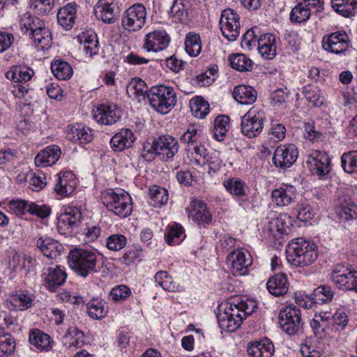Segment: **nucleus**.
Returning <instances> with one entry per match:
<instances>
[{
  "instance_id": "51",
  "label": "nucleus",
  "mask_w": 357,
  "mask_h": 357,
  "mask_svg": "<svg viewBox=\"0 0 357 357\" xmlns=\"http://www.w3.org/2000/svg\"><path fill=\"white\" fill-rule=\"evenodd\" d=\"M155 282L163 289L169 291H179V286L172 280V277L166 271H158L155 275Z\"/></svg>"
},
{
  "instance_id": "29",
  "label": "nucleus",
  "mask_w": 357,
  "mask_h": 357,
  "mask_svg": "<svg viewBox=\"0 0 357 357\" xmlns=\"http://www.w3.org/2000/svg\"><path fill=\"white\" fill-rule=\"evenodd\" d=\"M66 276V273L59 267L49 268L44 273V285L49 290L54 291L64 283Z\"/></svg>"
},
{
  "instance_id": "45",
  "label": "nucleus",
  "mask_w": 357,
  "mask_h": 357,
  "mask_svg": "<svg viewBox=\"0 0 357 357\" xmlns=\"http://www.w3.org/2000/svg\"><path fill=\"white\" fill-rule=\"evenodd\" d=\"M21 29L24 33H29V36L38 29L42 28L45 23L38 17L31 15H24L22 18Z\"/></svg>"
},
{
  "instance_id": "52",
  "label": "nucleus",
  "mask_w": 357,
  "mask_h": 357,
  "mask_svg": "<svg viewBox=\"0 0 357 357\" xmlns=\"http://www.w3.org/2000/svg\"><path fill=\"white\" fill-rule=\"evenodd\" d=\"M349 322V316L345 309H338L331 316L332 332H336L344 329Z\"/></svg>"
},
{
  "instance_id": "15",
  "label": "nucleus",
  "mask_w": 357,
  "mask_h": 357,
  "mask_svg": "<svg viewBox=\"0 0 357 357\" xmlns=\"http://www.w3.org/2000/svg\"><path fill=\"white\" fill-rule=\"evenodd\" d=\"M170 43V36L163 29L154 30L145 35L143 48L147 52H158L166 49Z\"/></svg>"
},
{
  "instance_id": "55",
  "label": "nucleus",
  "mask_w": 357,
  "mask_h": 357,
  "mask_svg": "<svg viewBox=\"0 0 357 357\" xmlns=\"http://www.w3.org/2000/svg\"><path fill=\"white\" fill-rule=\"evenodd\" d=\"M79 38L86 55L91 56L98 53V41L96 36L82 33Z\"/></svg>"
},
{
  "instance_id": "31",
  "label": "nucleus",
  "mask_w": 357,
  "mask_h": 357,
  "mask_svg": "<svg viewBox=\"0 0 357 357\" xmlns=\"http://www.w3.org/2000/svg\"><path fill=\"white\" fill-rule=\"evenodd\" d=\"M77 13V4L75 2L69 3L60 8L57 13L59 24L66 29L72 28L75 23Z\"/></svg>"
},
{
  "instance_id": "53",
  "label": "nucleus",
  "mask_w": 357,
  "mask_h": 357,
  "mask_svg": "<svg viewBox=\"0 0 357 357\" xmlns=\"http://www.w3.org/2000/svg\"><path fill=\"white\" fill-rule=\"evenodd\" d=\"M10 303L16 310H25L31 306L32 298L29 294L21 292L10 296Z\"/></svg>"
},
{
  "instance_id": "41",
  "label": "nucleus",
  "mask_w": 357,
  "mask_h": 357,
  "mask_svg": "<svg viewBox=\"0 0 357 357\" xmlns=\"http://www.w3.org/2000/svg\"><path fill=\"white\" fill-rule=\"evenodd\" d=\"M302 93L308 102L314 107H320L324 105L325 99L321 91L317 86L308 84L303 88Z\"/></svg>"
},
{
  "instance_id": "22",
  "label": "nucleus",
  "mask_w": 357,
  "mask_h": 357,
  "mask_svg": "<svg viewBox=\"0 0 357 357\" xmlns=\"http://www.w3.org/2000/svg\"><path fill=\"white\" fill-rule=\"evenodd\" d=\"M61 154L59 146H49L39 152L35 158V164L39 167L51 166L56 163Z\"/></svg>"
},
{
  "instance_id": "9",
  "label": "nucleus",
  "mask_w": 357,
  "mask_h": 357,
  "mask_svg": "<svg viewBox=\"0 0 357 357\" xmlns=\"http://www.w3.org/2000/svg\"><path fill=\"white\" fill-rule=\"evenodd\" d=\"M279 323L287 334L291 335L300 333L303 324L300 309L293 305L284 307L279 314Z\"/></svg>"
},
{
  "instance_id": "46",
  "label": "nucleus",
  "mask_w": 357,
  "mask_h": 357,
  "mask_svg": "<svg viewBox=\"0 0 357 357\" xmlns=\"http://www.w3.org/2000/svg\"><path fill=\"white\" fill-rule=\"evenodd\" d=\"M229 127V118L221 115L216 117L214 122L213 136L218 141H222Z\"/></svg>"
},
{
  "instance_id": "39",
  "label": "nucleus",
  "mask_w": 357,
  "mask_h": 357,
  "mask_svg": "<svg viewBox=\"0 0 357 357\" xmlns=\"http://www.w3.org/2000/svg\"><path fill=\"white\" fill-rule=\"evenodd\" d=\"M30 37L33 39L36 47L40 50H47L51 47L52 34L45 25L34 31Z\"/></svg>"
},
{
  "instance_id": "16",
  "label": "nucleus",
  "mask_w": 357,
  "mask_h": 357,
  "mask_svg": "<svg viewBox=\"0 0 357 357\" xmlns=\"http://www.w3.org/2000/svg\"><path fill=\"white\" fill-rule=\"evenodd\" d=\"M96 121L102 125H112L121 118V112L116 105L102 103L98 105L93 111Z\"/></svg>"
},
{
  "instance_id": "54",
  "label": "nucleus",
  "mask_w": 357,
  "mask_h": 357,
  "mask_svg": "<svg viewBox=\"0 0 357 357\" xmlns=\"http://www.w3.org/2000/svg\"><path fill=\"white\" fill-rule=\"evenodd\" d=\"M185 49L190 56H197L202 50L199 36L195 33L188 34L185 42Z\"/></svg>"
},
{
  "instance_id": "43",
  "label": "nucleus",
  "mask_w": 357,
  "mask_h": 357,
  "mask_svg": "<svg viewBox=\"0 0 357 357\" xmlns=\"http://www.w3.org/2000/svg\"><path fill=\"white\" fill-rule=\"evenodd\" d=\"M192 209L190 216L197 222H208L211 220V215L206 208V205L200 200L192 202Z\"/></svg>"
},
{
  "instance_id": "4",
  "label": "nucleus",
  "mask_w": 357,
  "mask_h": 357,
  "mask_svg": "<svg viewBox=\"0 0 357 357\" xmlns=\"http://www.w3.org/2000/svg\"><path fill=\"white\" fill-rule=\"evenodd\" d=\"M97 254L89 250L75 248L68 256L69 266L84 278L96 272Z\"/></svg>"
},
{
  "instance_id": "19",
  "label": "nucleus",
  "mask_w": 357,
  "mask_h": 357,
  "mask_svg": "<svg viewBox=\"0 0 357 357\" xmlns=\"http://www.w3.org/2000/svg\"><path fill=\"white\" fill-rule=\"evenodd\" d=\"M67 139L79 144H86L93 139V133L91 128L82 124L70 125L66 129Z\"/></svg>"
},
{
  "instance_id": "12",
  "label": "nucleus",
  "mask_w": 357,
  "mask_h": 357,
  "mask_svg": "<svg viewBox=\"0 0 357 357\" xmlns=\"http://www.w3.org/2000/svg\"><path fill=\"white\" fill-rule=\"evenodd\" d=\"M252 262L250 254L241 249L234 250L227 257V266L234 275H246Z\"/></svg>"
},
{
  "instance_id": "34",
  "label": "nucleus",
  "mask_w": 357,
  "mask_h": 357,
  "mask_svg": "<svg viewBox=\"0 0 357 357\" xmlns=\"http://www.w3.org/2000/svg\"><path fill=\"white\" fill-rule=\"evenodd\" d=\"M310 326L317 335L321 333H328L329 331H332L331 314L328 312L315 314L310 322Z\"/></svg>"
},
{
  "instance_id": "42",
  "label": "nucleus",
  "mask_w": 357,
  "mask_h": 357,
  "mask_svg": "<svg viewBox=\"0 0 357 357\" xmlns=\"http://www.w3.org/2000/svg\"><path fill=\"white\" fill-rule=\"evenodd\" d=\"M33 73V70L31 68L15 66L6 73V77L15 82H27L31 78Z\"/></svg>"
},
{
  "instance_id": "2",
  "label": "nucleus",
  "mask_w": 357,
  "mask_h": 357,
  "mask_svg": "<svg viewBox=\"0 0 357 357\" xmlns=\"http://www.w3.org/2000/svg\"><path fill=\"white\" fill-rule=\"evenodd\" d=\"M317 257L316 245L302 238L293 239L287 248V259L294 266H309L317 259Z\"/></svg>"
},
{
  "instance_id": "13",
  "label": "nucleus",
  "mask_w": 357,
  "mask_h": 357,
  "mask_svg": "<svg viewBox=\"0 0 357 357\" xmlns=\"http://www.w3.org/2000/svg\"><path fill=\"white\" fill-rule=\"evenodd\" d=\"M298 155V151L294 144H283L275 150L273 161L276 167L285 169L296 162Z\"/></svg>"
},
{
  "instance_id": "8",
  "label": "nucleus",
  "mask_w": 357,
  "mask_h": 357,
  "mask_svg": "<svg viewBox=\"0 0 357 357\" xmlns=\"http://www.w3.org/2000/svg\"><path fill=\"white\" fill-rule=\"evenodd\" d=\"M331 281L341 290L357 293V270L349 264H337L331 273Z\"/></svg>"
},
{
  "instance_id": "38",
  "label": "nucleus",
  "mask_w": 357,
  "mask_h": 357,
  "mask_svg": "<svg viewBox=\"0 0 357 357\" xmlns=\"http://www.w3.org/2000/svg\"><path fill=\"white\" fill-rule=\"evenodd\" d=\"M223 185L231 195L239 197L242 201L247 199L246 184L238 178L226 180L223 182Z\"/></svg>"
},
{
  "instance_id": "23",
  "label": "nucleus",
  "mask_w": 357,
  "mask_h": 357,
  "mask_svg": "<svg viewBox=\"0 0 357 357\" xmlns=\"http://www.w3.org/2000/svg\"><path fill=\"white\" fill-rule=\"evenodd\" d=\"M36 245L43 254L50 259L58 257L63 250L61 244L48 236L40 237L37 240Z\"/></svg>"
},
{
  "instance_id": "44",
  "label": "nucleus",
  "mask_w": 357,
  "mask_h": 357,
  "mask_svg": "<svg viewBox=\"0 0 357 357\" xmlns=\"http://www.w3.org/2000/svg\"><path fill=\"white\" fill-rule=\"evenodd\" d=\"M311 15V11L307 6L301 1L296 5L290 13V20L292 22L302 23L307 21Z\"/></svg>"
},
{
  "instance_id": "30",
  "label": "nucleus",
  "mask_w": 357,
  "mask_h": 357,
  "mask_svg": "<svg viewBox=\"0 0 357 357\" xmlns=\"http://www.w3.org/2000/svg\"><path fill=\"white\" fill-rule=\"evenodd\" d=\"M268 291L275 296H280L285 294L289 287L287 277L285 274H276L271 277L267 282Z\"/></svg>"
},
{
  "instance_id": "48",
  "label": "nucleus",
  "mask_w": 357,
  "mask_h": 357,
  "mask_svg": "<svg viewBox=\"0 0 357 357\" xmlns=\"http://www.w3.org/2000/svg\"><path fill=\"white\" fill-rule=\"evenodd\" d=\"M190 105L192 113L197 118L203 119L209 112L208 103L202 97L192 98Z\"/></svg>"
},
{
  "instance_id": "59",
  "label": "nucleus",
  "mask_w": 357,
  "mask_h": 357,
  "mask_svg": "<svg viewBox=\"0 0 357 357\" xmlns=\"http://www.w3.org/2000/svg\"><path fill=\"white\" fill-rule=\"evenodd\" d=\"M335 294L330 286L320 285L317 287L314 291V299L317 302L327 303L331 301Z\"/></svg>"
},
{
  "instance_id": "58",
  "label": "nucleus",
  "mask_w": 357,
  "mask_h": 357,
  "mask_svg": "<svg viewBox=\"0 0 357 357\" xmlns=\"http://www.w3.org/2000/svg\"><path fill=\"white\" fill-rule=\"evenodd\" d=\"M54 6V0H32L30 8L39 15H45L51 12Z\"/></svg>"
},
{
  "instance_id": "27",
  "label": "nucleus",
  "mask_w": 357,
  "mask_h": 357,
  "mask_svg": "<svg viewBox=\"0 0 357 357\" xmlns=\"http://www.w3.org/2000/svg\"><path fill=\"white\" fill-rule=\"evenodd\" d=\"M259 53L266 59H271L276 55L275 37L271 33L261 35L257 40Z\"/></svg>"
},
{
  "instance_id": "20",
  "label": "nucleus",
  "mask_w": 357,
  "mask_h": 357,
  "mask_svg": "<svg viewBox=\"0 0 357 357\" xmlns=\"http://www.w3.org/2000/svg\"><path fill=\"white\" fill-rule=\"evenodd\" d=\"M273 202L278 206H286L293 203L296 197V189L291 185H284L272 191Z\"/></svg>"
},
{
  "instance_id": "40",
  "label": "nucleus",
  "mask_w": 357,
  "mask_h": 357,
  "mask_svg": "<svg viewBox=\"0 0 357 357\" xmlns=\"http://www.w3.org/2000/svg\"><path fill=\"white\" fill-rule=\"evenodd\" d=\"M51 70L54 77L60 80L69 79L73 73L71 66L63 60L53 61L51 64Z\"/></svg>"
},
{
  "instance_id": "7",
  "label": "nucleus",
  "mask_w": 357,
  "mask_h": 357,
  "mask_svg": "<svg viewBox=\"0 0 357 357\" xmlns=\"http://www.w3.org/2000/svg\"><path fill=\"white\" fill-rule=\"evenodd\" d=\"M266 119L264 109L252 107L242 117L241 132L249 138L256 137L261 132Z\"/></svg>"
},
{
  "instance_id": "11",
  "label": "nucleus",
  "mask_w": 357,
  "mask_h": 357,
  "mask_svg": "<svg viewBox=\"0 0 357 357\" xmlns=\"http://www.w3.org/2000/svg\"><path fill=\"white\" fill-rule=\"evenodd\" d=\"M220 26L222 35L229 41H235L240 35V17L231 8L222 11L220 19Z\"/></svg>"
},
{
  "instance_id": "35",
  "label": "nucleus",
  "mask_w": 357,
  "mask_h": 357,
  "mask_svg": "<svg viewBox=\"0 0 357 357\" xmlns=\"http://www.w3.org/2000/svg\"><path fill=\"white\" fill-rule=\"evenodd\" d=\"M29 340L31 344L40 351H50L53 342L49 335L40 330L35 329L29 333Z\"/></svg>"
},
{
  "instance_id": "37",
  "label": "nucleus",
  "mask_w": 357,
  "mask_h": 357,
  "mask_svg": "<svg viewBox=\"0 0 357 357\" xmlns=\"http://www.w3.org/2000/svg\"><path fill=\"white\" fill-rule=\"evenodd\" d=\"M126 91L130 98L138 99L139 101L145 98L148 92L146 83L138 77L132 78L128 82Z\"/></svg>"
},
{
  "instance_id": "26",
  "label": "nucleus",
  "mask_w": 357,
  "mask_h": 357,
  "mask_svg": "<svg viewBox=\"0 0 357 357\" xmlns=\"http://www.w3.org/2000/svg\"><path fill=\"white\" fill-rule=\"evenodd\" d=\"M84 333L77 327L68 328L63 337V344L70 351H74L84 344Z\"/></svg>"
},
{
  "instance_id": "24",
  "label": "nucleus",
  "mask_w": 357,
  "mask_h": 357,
  "mask_svg": "<svg viewBox=\"0 0 357 357\" xmlns=\"http://www.w3.org/2000/svg\"><path fill=\"white\" fill-rule=\"evenodd\" d=\"M247 351L252 357H271L274 354V346L268 338L248 344Z\"/></svg>"
},
{
  "instance_id": "56",
  "label": "nucleus",
  "mask_w": 357,
  "mask_h": 357,
  "mask_svg": "<svg viewBox=\"0 0 357 357\" xmlns=\"http://www.w3.org/2000/svg\"><path fill=\"white\" fill-rule=\"evenodd\" d=\"M150 195L152 204L155 207L165 205L169 199L167 190L158 186H153L151 188Z\"/></svg>"
},
{
  "instance_id": "64",
  "label": "nucleus",
  "mask_w": 357,
  "mask_h": 357,
  "mask_svg": "<svg viewBox=\"0 0 357 357\" xmlns=\"http://www.w3.org/2000/svg\"><path fill=\"white\" fill-rule=\"evenodd\" d=\"M126 245V238L121 234H113L107 238V247L112 251H119Z\"/></svg>"
},
{
  "instance_id": "32",
  "label": "nucleus",
  "mask_w": 357,
  "mask_h": 357,
  "mask_svg": "<svg viewBox=\"0 0 357 357\" xmlns=\"http://www.w3.org/2000/svg\"><path fill=\"white\" fill-rule=\"evenodd\" d=\"M290 218L285 214H280L275 218L271 219L268 224V229L274 237L282 234H286L290 229Z\"/></svg>"
},
{
  "instance_id": "60",
  "label": "nucleus",
  "mask_w": 357,
  "mask_h": 357,
  "mask_svg": "<svg viewBox=\"0 0 357 357\" xmlns=\"http://www.w3.org/2000/svg\"><path fill=\"white\" fill-rule=\"evenodd\" d=\"M79 232L85 236L86 241H93L100 236V228L92 222H86L80 227Z\"/></svg>"
},
{
  "instance_id": "49",
  "label": "nucleus",
  "mask_w": 357,
  "mask_h": 357,
  "mask_svg": "<svg viewBox=\"0 0 357 357\" xmlns=\"http://www.w3.org/2000/svg\"><path fill=\"white\" fill-rule=\"evenodd\" d=\"M231 66L240 72L250 71L252 69V61L243 54H236L230 59Z\"/></svg>"
},
{
  "instance_id": "62",
  "label": "nucleus",
  "mask_w": 357,
  "mask_h": 357,
  "mask_svg": "<svg viewBox=\"0 0 357 357\" xmlns=\"http://www.w3.org/2000/svg\"><path fill=\"white\" fill-rule=\"evenodd\" d=\"M183 234L181 225L174 223L168 226L167 234H166L167 242L169 245L178 244L180 237Z\"/></svg>"
},
{
  "instance_id": "47",
  "label": "nucleus",
  "mask_w": 357,
  "mask_h": 357,
  "mask_svg": "<svg viewBox=\"0 0 357 357\" xmlns=\"http://www.w3.org/2000/svg\"><path fill=\"white\" fill-rule=\"evenodd\" d=\"M89 315L95 319L104 318L107 313V306L103 301L98 300L91 301L87 305Z\"/></svg>"
},
{
  "instance_id": "14",
  "label": "nucleus",
  "mask_w": 357,
  "mask_h": 357,
  "mask_svg": "<svg viewBox=\"0 0 357 357\" xmlns=\"http://www.w3.org/2000/svg\"><path fill=\"white\" fill-rule=\"evenodd\" d=\"M82 220V215L80 209L76 207H69L59 218L58 230L63 234H70L78 229Z\"/></svg>"
},
{
  "instance_id": "63",
  "label": "nucleus",
  "mask_w": 357,
  "mask_h": 357,
  "mask_svg": "<svg viewBox=\"0 0 357 357\" xmlns=\"http://www.w3.org/2000/svg\"><path fill=\"white\" fill-rule=\"evenodd\" d=\"M131 295L130 288L126 285H118L114 287L109 294L111 299L114 301H123Z\"/></svg>"
},
{
  "instance_id": "6",
  "label": "nucleus",
  "mask_w": 357,
  "mask_h": 357,
  "mask_svg": "<svg viewBox=\"0 0 357 357\" xmlns=\"http://www.w3.org/2000/svg\"><path fill=\"white\" fill-rule=\"evenodd\" d=\"M178 151L177 140L170 135H162L155 139L152 144L144 146L142 156L151 160L155 155H160L162 160L172 158Z\"/></svg>"
},
{
  "instance_id": "18",
  "label": "nucleus",
  "mask_w": 357,
  "mask_h": 357,
  "mask_svg": "<svg viewBox=\"0 0 357 357\" xmlns=\"http://www.w3.org/2000/svg\"><path fill=\"white\" fill-rule=\"evenodd\" d=\"M322 45L325 50L340 54L349 47V36L345 32H335L324 36Z\"/></svg>"
},
{
  "instance_id": "50",
  "label": "nucleus",
  "mask_w": 357,
  "mask_h": 357,
  "mask_svg": "<svg viewBox=\"0 0 357 357\" xmlns=\"http://www.w3.org/2000/svg\"><path fill=\"white\" fill-rule=\"evenodd\" d=\"M15 349V339L9 333H0V357H8Z\"/></svg>"
},
{
  "instance_id": "10",
  "label": "nucleus",
  "mask_w": 357,
  "mask_h": 357,
  "mask_svg": "<svg viewBox=\"0 0 357 357\" xmlns=\"http://www.w3.org/2000/svg\"><path fill=\"white\" fill-rule=\"evenodd\" d=\"M146 20V10L142 3H135L123 14L121 24L128 31H137L144 25Z\"/></svg>"
},
{
  "instance_id": "57",
  "label": "nucleus",
  "mask_w": 357,
  "mask_h": 357,
  "mask_svg": "<svg viewBox=\"0 0 357 357\" xmlns=\"http://www.w3.org/2000/svg\"><path fill=\"white\" fill-rule=\"evenodd\" d=\"M342 167L349 174L357 172V151L344 153L341 157Z\"/></svg>"
},
{
  "instance_id": "21",
  "label": "nucleus",
  "mask_w": 357,
  "mask_h": 357,
  "mask_svg": "<svg viewBox=\"0 0 357 357\" xmlns=\"http://www.w3.org/2000/svg\"><path fill=\"white\" fill-rule=\"evenodd\" d=\"M116 8L113 0H99L95 8V14L104 22L112 24L116 20Z\"/></svg>"
},
{
  "instance_id": "17",
  "label": "nucleus",
  "mask_w": 357,
  "mask_h": 357,
  "mask_svg": "<svg viewBox=\"0 0 357 357\" xmlns=\"http://www.w3.org/2000/svg\"><path fill=\"white\" fill-rule=\"evenodd\" d=\"M307 163L314 175L322 177L331 172L330 159L325 152L314 151L308 155Z\"/></svg>"
},
{
  "instance_id": "61",
  "label": "nucleus",
  "mask_w": 357,
  "mask_h": 357,
  "mask_svg": "<svg viewBox=\"0 0 357 357\" xmlns=\"http://www.w3.org/2000/svg\"><path fill=\"white\" fill-rule=\"evenodd\" d=\"M201 137V130L197 129L195 126L189 128L181 137V140L188 144L190 148L198 142Z\"/></svg>"
},
{
  "instance_id": "36",
  "label": "nucleus",
  "mask_w": 357,
  "mask_h": 357,
  "mask_svg": "<svg viewBox=\"0 0 357 357\" xmlns=\"http://www.w3.org/2000/svg\"><path fill=\"white\" fill-rule=\"evenodd\" d=\"M331 6L337 13L346 17L357 13V0H331Z\"/></svg>"
},
{
  "instance_id": "1",
  "label": "nucleus",
  "mask_w": 357,
  "mask_h": 357,
  "mask_svg": "<svg viewBox=\"0 0 357 357\" xmlns=\"http://www.w3.org/2000/svg\"><path fill=\"white\" fill-rule=\"evenodd\" d=\"M256 308L257 305L252 300L229 301L225 304L224 311L218 315L219 326L224 331L234 332Z\"/></svg>"
},
{
  "instance_id": "25",
  "label": "nucleus",
  "mask_w": 357,
  "mask_h": 357,
  "mask_svg": "<svg viewBox=\"0 0 357 357\" xmlns=\"http://www.w3.org/2000/svg\"><path fill=\"white\" fill-rule=\"evenodd\" d=\"M135 141V137L131 130L128 128L121 129L111 139L110 144L113 149L123 151L130 148Z\"/></svg>"
},
{
  "instance_id": "5",
  "label": "nucleus",
  "mask_w": 357,
  "mask_h": 357,
  "mask_svg": "<svg viewBox=\"0 0 357 357\" xmlns=\"http://www.w3.org/2000/svg\"><path fill=\"white\" fill-rule=\"evenodd\" d=\"M151 106L158 112L167 114L176 103V95L171 86L163 84L152 86L147 92Z\"/></svg>"
},
{
  "instance_id": "3",
  "label": "nucleus",
  "mask_w": 357,
  "mask_h": 357,
  "mask_svg": "<svg viewBox=\"0 0 357 357\" xmlns=\"http://www.w3.org/2000/svg\"><path fill=\"white\" fill-rule=\"evenodd\" d=\"M101 200L104 206L116 215L126 218L132 213V199L127 192L121 189L105 190L101 194Z\"/></svg>"
},
{
  "instance_id": "28",
  "label": "nucleus",
  "mask_w": 357,
  "mask_h": 357,
  "mask_svg": "<svg viewBox=\"0 0 357 357\" xmlns=\"http://www.w3.org/2000/svg\"><path fill=\"white\" fill-rule=\"evenodd\" d=\"M76 185L74 174L69 172L61 173L55 184L54 190L58 195L66 197L74 191Z\"/></svg>"
},
{
  "instance_id": "33",
  "label": "nucleus",
  "mask_w": 357,
  "mask_h": 357,
  "mask_svg": "<svg viewBox=\"0 0 357 357\" xmlns=\"http://www.w3.org/2000/svg\"><path fill=\"white\" fill-rule=\"evenodd\" d=\"M233 97L238 102L242 105H250L256 101L257 93L250 86L239 85L234 88Z\"/></svg>"
}]
</instances>
